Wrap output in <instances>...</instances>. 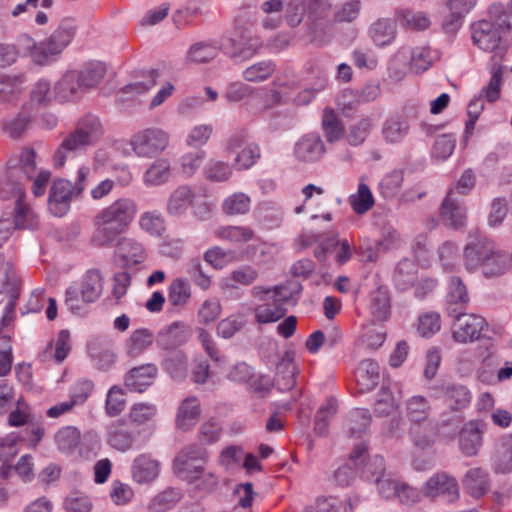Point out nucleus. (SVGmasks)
Returning a JSON list of instances; mask_svg holds the SVG:
<instances>
[{"instance_id":"obj_17","label":"nucleus","mask_w":512,"mask_h":512,"mask_svg":"<svg viewBox=\"0 0 512 512\" xmlns=\"http://www.w3.org/2000/svg\"><path fill=\"white\" fill-rule=\"evenodd\" d=\"M157 372L158 369L153 364L134 367L125 375V387L131 392L142 393L153 383Z\"/></svg>"},{"instance_id":"obj_30","label":"nucleus","mask_w":512,"mask_h":512,"mask_svg":"<svg viewBox=\"0 0 512 512\" xmlns=\"http://www.w3.org/2000/svg\"><path fill=\"white\" fill-rule=\"evenodd\" d=\"M200 416V403L196 397H187L178 408L176 424L177 427L187 431L198 421Z\"/></svg>"},{"instance_id":"obj_10","label":"nucleus","mask_w":512,"mask_h":512,"mask_svg":"<svg viewBox=\"0 0 512 512\" xmlns=\"http://www.w3.org/2000/svg\"><path fill=\"white\" fill-rule=\"evenodd\" d=\"M502 66H494L491 71V78L486 86H484L478 95L474 96L468 104L467 114L468 117L478 119L484 110L485 101L493 103L500 97L502 87Z\"/></svg>"},{"instance_id":"obj_1","label":"nucleus","mask_w":512,"mask_h":512,"mask_svg":"<svg viewBox=\"0 0 512 512\" xmlns=\"http://www.w3.org/2000/svg\"><path fill=\"white\" fill-rule=\"evenodd\" d=\"M32 178V149L25 148L10 161L7 181L0 182V199L14 201L13 220L0 219V246L12 235L14 229L26 227L31 216V204L25 191V184Z\"/></svg>"},{"instance_id":"obj_57","label":"nucleus","mask_w":512,"mask_h":512,"mask_svg":"<svg viewBox=\"0 0 512 512\" xmlns=\"http://www.w3.org/2000/svg\"><path fill=\"white\" fill-rule=\"evenodd\" d=\"M258 276L259 273L254 267L242 265L230 273L227 279L230 282L226 283V287L237 288V285H252L257 280Z\"/></svg>"},{"instance_id":"obj_62","label":"nucleus","mask_w":512,"mask_h":512,"mask_svg":"<svg viewBox=\"0 0 512 512\" xmlns=\"http://www.w3.org/2000/svg\"><path fill=\"white\" fill-rule=\"evenodd\" d=\"M488 21L496 26L497 31L501 36L510 32L512 25L510 22V15L505 11L501 3H494L488 9Z\"/></svg>"},{"instance_id":"obj_16","label":"nucleus","mask_w":512,"mask_h":512,"mask_svg":"<svg viewBox=\"0 0 512 512\" xmlns=\"http://www.w3.org/2000/svg\"><path fill=\"white\" fill-rule=\"evenodd\" d=\"M189 337L190 332L187 325L176 321L158 332L156 344L163 350H175L184 345Z\"/></svg>"},{"instance_id":"obj_38","label":"nucleus","mask_w":512,"mask_h":512,"mask_svg":"<svg viewBox=\"0 0 512 512\" xmlns=\"http://www.w3.org/2000/svg\"><path fill=\"white\" fill-rule=\"evenodd\" d=\"M80 431L74 426L61 427L55 434L54 440L57 448L62 453H72L79 445Z\"/></svg>"},{"instance_id":"obj_12","label":"nucleus","mask_w":512,"mask_h":512,"mask_svg":"<svg viewBox=\"0 0 512 512\" xmlns=\"http://www.w3.org/2000/svg\"><path fill=\"white\" fill-rule=\"evenodd\" d=\"M485 424L471 420L464 424L459 432V449L467 457L476 456L482 446Z\"/></svg>"},{"instance_id":"obj_39","label":"nucleus","mask_w":512,"mask_h":512,"mask_svg":"<svg viewBox=\"0 0 512 512\" xmlns=\"http://www.w3.org/2000/svg\"><path fill=\"white\" fill-rule=\"evenodd\" d=\"M321 124L327 142H336L344 136V126L333 109H324Z\"/></svg>"},{"instance_id":"obj_60","label":"nucleus","mask_w":512,"mask_h":512,"mask_svg":"<svg viewBox=\"0 0 512 512\" xmlns=\"http://www.w3.org/2000/svg\"><path fill=\"white\" fill-rule=\"evenodd\" d=\"M396 15L401 25L412 30H424L430 25V20L423 12L403 9L397 11Z\"/></svg>"},{"instance_id":"obj_26","label":"nucleus","mask_w":512,"mask_h":512,"mask_svg":"<svg viewBox=\"0 0 512 512\" xmlns=\"http://www.w3.org/2000/svg\"><path fill=\"white\" fill-rule=\"evenodd\" d=\"M255 219L266 229L280 226L283 219L281 207L272 201L260 202L254 210Z\"/></svg>"},{"instance_id":"obj_29","label":"nucleus","mask_w":512,"mask_h":512,"mask_svg":"<svg viewBox=\"0 0 512 512\" xmlns=\"http://www.w3.org/2000/svg\"><path fill=\"white\" fill-rule=\"evenodd\" d=\"M82 87L85 92L96 88L103 80L106 74V66L99 61H91L82 66L81 69L75 70Z\"/></svg>"},{"instance_id":"obj_43","label":"nucleus","mask_w":512,"mask_h":512,"mask_svg":"<svg viewBox=\"0 0 512 512\" xmlns=\"http://www.w3.org/2000/svg\"><path fill=\"white\" fill-rule=\"evenodd\" d=\"M495 473L506 474L512 471V435L505 438L493 457Z\"/></svg>"},{"instance_id":"obj_40","label":"nucleus","mask_w":512,"mask_h":512,"mask_svg":"<svg viewBox=\"0 0 512 512\" xmlns=\"http://www.w3.org/2000/svg\"><path fill=\"white\" fill-rule=\"evenodd\" d=\"M206 458L207 452L204 448L196 444H190L179 451L173 461V469L174 471L185 472L187 461L205 462Z\"/></svg>"},{"instance_id":"obj_41","label":"nucleus","mask_w":512,"mask_h":512,"mask_svg":"<svg viewBox=\"0 0 512 512\" xmlns=\"http://www.w3.org/2000/svg\"><path fill=\"white\" fill-rule=\"evenodd\" d=\"M370 311L375 321H385L390 316V297L387 290L378 288L370 295Z\"/></svg>"},{"instance_id":"obj_25","label":"nucleus","mask_w":512,"mask_h":512,"mask_svg":"<svg viewBox=\"0 0 512 512\" xmlns=\"http://www.w3.org/2000/svg\"><path fill=\"white\" fill-rule=\"evenodd\" d=\"M86 93L75 70L67 71L55 86V94L60 101H71Z\"/></svg>"},{"instance_id":"obj_22","label":"nucleus","mask_w":512,"mask_h":512,"mask_svg":"<svg viewBox=\"0 0 512 512\" xmlns=\"http://www.w3.org/2000/svg\"><path fill=\"white\" fill-rule=\"evenodd\" d=\"M468 302V291L462 279L457 276L451 277L446 296L448 315L464 311Z\"/></svg>"},{"instance_id":"obj_36","label":"nucleus","mask_w":512,"mask_h":512,"mask_svg":"<svg viewBox=\"0 0 512 512\" xmlns=\"http://www.w3.org/2000/svg\"><path fill=\"white\" fill-rule=\"evenodd\" d=\"M485 278H496L504 275L510 270L508 255L498 248L494 250L493 256L481 266Z\"/></svg>"},{"instance_id":"obj_53","label":"nucleus","mask_w":512,"mask_h":512,"mask_svg":"<svg viewBox=\"0 0 512 512\" xmlns=\"http://www.w3.org/2000/svg\"><path fill=\"white\" fill-rule=\"evenodd\" d=\"M286 311L285 307L279 306L272 300L255 308V320L260 324L276 322L286 314Z\"/></svg>"},{"instance_id":"obj_44","label":"nucleus","mask_w":512,"mask_h":512,"mask_svg":"<svg viewBox=\"0 0 512 512\" xmlns=\"http://www.w3.org/2000/svg\"><path fill=\"white\" fill-rule=\"evenodd\" d=\"M191 298V285L188 279L176 278L168 288V302L173 307L185 306Z\"/></svg>"},{"instance_id":"obj_27","label":"nucleus","mask_w":512,"mask_h":512,"mask_svg":"<svg viewBox=\"0 0 512 512\" xmlns=\"http://www.w3.org/2000/svg\"><path fill=\"white\" fill-rule=\"evenodd\" d=\"M368 33L376 46L390 45L396 37V24L390 18H380L371 24Z\"/></svg>"},{"instance_id":"obj_13","label":"nucleus","mask_w":512,"mask_h":512,"mask_svg":"<svg viewBox=\"0 0 512 512\" xmlns=\"http://www.w3.org/2000/svg\"><path fill=\"white\" fill-rule=\"evenodd\" d=\"M424 493L429 497L444 495L449 502L459 497L456 479L445 472H439L430 477L424 485Z\"/></svg>"},{"instance_id":"obj_15","label":"nucleus","mask_w":512,"mask_h":512,"mask_svg":"<svg viewBox=\"0 0 512 512\" xmlns=\"http://www.w3.org/2000/svg\"><path fill=\"white\" fill-rule=\"evenodd\" d=\"M488 20H480L471 25L473 44L487 52L494 51L500 44L501 34Z\"/></svg>"},{"instance_id":"obj_3","label":"nucleus","mask_w":512,"mask_h":512,"mask_svg":"<svg viewBox=\"0 0 512 512\" xmlns=\"http://www.w3.org/2000/svg\"><path fill=\"white\" fill-rule=\"evenodd\" d=\"M103 135V128L98 117L87 115L82 118L72 132L59 144L52 157L55 169L64 167L69 156L85 151L94 145Z\"/></svg>"},{"instance_id":"obj_31","label":"nucleus","mask_w":512,"mask_h":512,"mask_svg":"<svg viewBox=\"0 0 512 512\" xmlns=\"http://www.w3.org/2000/svg\"><path fill=\"white\" fill-rule=\"evenodd\" d=\"M80 296L84 303L95 302L102 294L103 280L98 270H89L80 285Z\"/></svg>"},{"instance_id":"obj_34","label":"nucleus","mask_w":512,"mask_h":512,"mask_svg":"<svg viewBox=\"0 0 512 512\" xmlns=\"http://www.w3.org/2000/svg\"><path fill=\"white\" fill-rule=\"evenodd\" d=\"M410 125L408 121L398 117L386 119L382 126V134L386 142L395 144L401 142L409 133Z\"/></svg>"},{"instance_id":"obj_47","label":"nucleus","mask_w":512,"mask_h":512,"mask_svg":"<svg viewBox=\"0 0 512 512\" xmlns=\"http://www.w3.org/2000/svg\"><path fill=\"white\" fill-rule=\"evenodd\" d=\"M157 411V406L153 403L138 402L131 406L128 418L132 425L142 426L154 421Z\"/></svg>"},{"instance_id":"obj_50","label":"nucleus","mask_w":512,"mask_h":512,"mask_svg":"<svg viewBox=\"0 0 512 512\" xmlns=\"http://www.w3.org/2000/svg\"><path fill=\"white\" fill-rule=\"evenodd\" d=\"M162 366L174 380L182 381L187 376V357L182 351L166 357Z\"/></svg>"},{"instance_id":"obj_33","label":"nucleus","mask_w":512,"mask_h":512,"mask_svg":"<svg viewBox=\"0 0 512 512\" xmlns=\"http://www.w3.org/2000/svg\"><path fill=\"white\" fill-rule=\"evenodd\" d=\"M182 498L181 490L168 487L156 494L147 505L148 512H167Z\"/></svg>"},{"instance_id":"obj_8","label":"nucleus","mask_w":512,"mask_h":512,"mask_svg":"<svg viewBox=\"0 0 512 512\" xmlns=\"http://www.w3.org/2000/svg\"><path fill=\"white\" fill-rule=\"evenodd\" d=\"M496 248V244L487 237H471L463 250V264L465 269L470 273L479 270L485 261L493 256Z\"/></svg>"},{"instance_id":"obj_54","label":"nucleus","mask_w":512,"mask_h":512,"mask_svg":"<svg viewBox=\"0 0 512 512\" xmlns=\"http://www.w3.org/2000/svg\"><path fill=\"white\" fill-rule=\"evenodd\" d=\"M0 284L2 288L10 287L13 296L20 294L21 279L17 275L12 264L5 261L0 255Z\"/></svg>"},{"instance_id":"obj_18","label":"nucleus","mask_w":512,"mask_h":512,"mask_svg":"<svg viewBox=\"0 0 512 512\" xmlns=\"http://www.w3.org/2000/svg\"><path fill=\"white\" fill-rule=\"evenodd\" d=\"M464 490L473 498L479 499L487 494L491 488L489 473L480 468H470L462 479Z\"/></svg>"},{"instance_id":"obj_28","label":"nucleus","mask_w":512,"mask_h":512,"mask_svg":"<svg viewBox=\"0 0 512 512\" xmlns=\"http://www.w3.org/2000/svg\"><path fill=\"white\" fill-rule=\"evenodd\" d=\"M171 175L170 161L167 158H158L145 171L143 182L150 187L161 186L169 181Z\"/></svg>"},{"instance_id":"obj_35","label":"nucleus","mask_w":512,"mask_h":512,"mask_svg":"<svg viewBox=\"0 0 512 512\" xmlns=\"http://www.w3.org/2000/svg\"><path fill=\"white\" fill-rule=\"evenodd\" d=\"M348 203L357 215H363L373 208L375 199L369 186L360 182L357 192L348 197Z\"/></svg>"},{"instance_id":"obj_59","label":"nucleus","mask_w":512,"mask_h":512,"mask_svg":"<svg viewBox=\"0 0 512 512\" xmlns=\"http://www.w3.org/2000/svg\"><path fill=\"white\" fill-rule=\"evenodd\" d=\"M124 396V390L117 385L109 389L105 401V411L108 416L116 417L124 411L126 405Z\"/></svg>"},{"instance_id":"obj_48","label":"nucleus","mask_w":512,"mask_h":512,"mask_svg":"<svg viewBox=\"0 0 512 512\" xmlns=\"http://www.w3.org/2000/svg\"><path fill=\"white\" fill-rule=\"evenodd\" d=\"M153 343L152 333L145 328L136 329L127 340V354L131 357L139 356Z\"/></svg>"},{"instance_id":"obj_37","label":"nucleus","mask_w":512,"mask_h":512,"mask_svg":"<svg viewBox=\"0 0 512 512\" xmlns=\"http://www.w3.org/2000/svg\"><path fill=\"white\" fill-rule=\"evenodd\" d=\"M194 193L190 187L183 185L176 188L170 195L167 211L171 215L182 214L192 203Z\"/></svg>"},{"instance_id":"obj_2","label":"nucleus","mask_w":512,"mask_h":512,"mask_svg":"<svg viewBox=\"0 0 512 512\" xmlns=\"http://www.w3.org/2000/svg\"><path fill=\"white\" fill-rule=\"evenodd\" d=\"M138 213L136 201L122 197L98 211L92 220L91 243L98 248L112 247L134 221Z\"/></svg>"},{"instance_id":"obj_7","label":"nucleus","mask_w":512,"mask_h":512,"mask_svg":"<svg viewBox=\"0 0 512 512\" xmlns=\"http://www.w3.org/2000/svg\"><path fill=\"white\" fill-rule=\"evenodd\" d=\"M169 135L158 128H147L134 134L130 140L133 152L142 158L160 155L168 146Z\"/></svg>"},{"instance_id":"obj_23","label":"nucleus","mask_w":512,"mask_h":512,"mask_svg":"<svg viewBox=\"0 0 512 512\" xmlns=\"http://www.w3.org/2000/svg\"><path fill=\"white\" fill-rule=\"evenodd\" d=\"M380 367L372 359L362 360L356 369V382L359 393L373 390L379 382Z\"/></svg>"},{"instance_id":"obj_6","label":"nucleus","mask_w":512,"mask_h":512,"mask_svg":"<svg viewBox=\"0 0 512 512\" xmlns=\"http://www.w3.org/2000/svg\"><path fill=\"white\" fill-rule=\"evenodd\" d=\"M106 442L114 450L125 453L140 449L146 442L141 430L125 419L111 423L107 428Z\"/></svg>"},{"instance_id":"obj_11","label":"nucleus","mask_w":512,"mask_h":512,"mask_svg":"<svg viewBox=\"0 0 512 512\" xmlns=\"http://www.w3.org/2000/svg\"><path fill=\"white\" fill-rule=\"evenodd\" d=\"M471 399V391L465 385L451 383L443 387V403L451 412L456 413V415L451 419L443 420V424L448 425L460 423L461 417L458 413L470 405Z\"/></svg>"},{"instance_id":"obj_51","label":"nucleus","mask_w":512,"mask_h":512,"mask_svg":"<svg viewBox=\"0 0 512 512\" xmlns=\"http://www.w3.org/2000/svg\"><path fill=\"white\" fill-rule=\"evenodd\" d=\"M438 58V53L429 47H415L410 52V66L415 72L426 71Z\"/></svg>"},{"instance_id":"obj_4","label":"nucleus","mask_w":512,"mask_h":512,"mask_svg":"<svg viewBox=\"0 0 512 512\" xmlns=\"http://www.w3.org/2000/svg\"><path fill=\"white\" fill-rule=\"evenodd\" d=\"M89 174L90 168L81 166L74 183L65 178L53 180L47 199L48 210L53 216L63 217L70 211L72 200L82 197Z\"/></svg>"},{"instance_id":"obj_9","label":"nucleus","mask_w":512,"mask_h":512,"mask_svg":"<svg viewBox=\"0 0 512 512\" xmlns=\"http://www.w3.org/2000/svg\"><path fill=\"white\" fill-rule=\"evenodd\" d=\"M455 318L452 328L453 339L458 343H468L478 340L481 332L487 326L486 320L476 314H466L464 311L450 314Z\"/></svg>"},{"instance_id":"obj_49","label":"nucleus","mask_w":512,"mask_h":512,"mask_svg":"<svg viewBox=\"0 0 512 512\" xmlns=\"http://www.w3.org/2000/svg\"><path fill=\"white\" fill-rule=\"evenodd\" d=\"M374 128L372 118L365 117L361 118L357 122L349 126L348 133L346 136L347 142L351 146H360L370 135Z\"/></svg>"},{"instance_id":"obj_61","label":"nucleus","mask_w":512,"mask_h":512,"mask_svg":"<svg viewBox=\"0 0 512 512\" xmlns=\"http://www.w3.org/2000/svg\"><path fill=\"white\" fill-rule=\"evenodd\" d=\"M78 446L80 456L85 460H92L101 450V438L97 432L88 431L80 439Z\"/></svg>"},{"instance_id":"obj_52","label":"nucleus","mask_w":512,"mask_h":512,"mask_svg":"<svg viewBox=\"0 0 512 512\" xmlns=\"http://www.w3.org/2000/svg\"><path fill=\"white\" fill-rule=\"evenodd\" d=\"M186 273L193 283L202 290H208L211 286V276L198 257L191 258L186 265Z\"/></svg>"},{"instance_id":"obj_14","label":"nucleus","mask_w":512,"mask_h":512,"mask_svg":"<svg viewBox=\"0 0 512 512\" xmlns=\"http://www.w3.org/2000/svg\"><path fill=\"white\" fill-rule=\"evenodd\" d=\"M161 471V464L148 453L136 456L131 465V477L138 484L154 482Z\"/></svg>"},{"instance_id":"obj_56","label":"nucleus","mask_w":512,"mask_h":512,"mask_svg":"<svg viewBox=\"0 0 512 512\" xmlns=\"http://www.w3.org/2000/svg\"><path fill=\"white\" fill-rule=\"evenodd\" d=\"M385 472V461L380 455L369 457L362 466L360 476L368 482L378 483Z\"/></svg>"},{"instance_id":"obj_42","label":"nucleus","mask_w":512,"mask_h":512,"mask_svg":"<svg viewBox=\"0 0 512 512\" xmlns=\"http://www.w3.org/2000/svg\"><path fill=\"white\" fill-rule=\"evenodd\" d=\"M32 121L30 107L24 106L22 110L11 120L3 123V130L11 138H19L29 128Z\"/></svg>"},{"instance_id":"obj_32","label":"nucleus","mask_w":512,"mask_h":512,"mask_svg":"<svg viewBox=\"0 0 512 512\" xmlns=\"http://www.w3.org/2000/svg\"><path fill=\"white\" fill-rule=\"evenodd\" d=\"M418 279L417 265L409 260L402 259L396 266L393 281L398 290L405 291L413 287Z\"/></svg>"},{"instance_id":"obj_21","label":"nucleus","mask_w":512,"mask_h":512,"mask_svg":"<svg viewBox=\"0 0 512 512\" xmlns=\"http://www.w3.org/2000/svg\"><path fill=\"white\" fill-rule=\"evenodd\" d=\"M443 220L453 228H460L466 221V208L457 197L455 191L449 190L441 205Z\"/></svg>"},{"instance_id":"obj_19","label":"nucleus","mask_w":512,"mask_h":512,"mask_svg":"<svg viewBox=\"0 0 512 512\" xmlns=\"http://www.w3.org/2000/svg\"><path fill=\"white\" fill-rule=\"evenodd\" d=\"M294 153L298 160L310 163L322 157L325 146L319 135L308 134L295 144Z\"/></svg>"},{"instance_id":"obj_46","label":"nucleus","mask_w":512,"mask_h":512,"mask_svg":"<svg viewBox=\"0 0 512 512\" xmlns=\"http://www.w3.org/2000/svg\"><path fill=\"white\" fill-rule=\"evenodd\" d=\"M276 71V64L272 60H262L247 67L242 77L248 82H263L269 79Z\"/></svg>"},{"instance_id":"obj_24","label":"nucleus","mask_w":512,"mask_h":512,"mask_svg":"<svg viewBox=\"0 0 512 512\" xmlns=\"http://www.w3.org/2000/svg\"><path fill=\"white\" fill-rule=\"evenodd\" d=\"M120 257L127 266L141 264L146 259V250L141 242L132 237H121L115 242Z\"/></svg>"},{"instance_id":"obj_20","label":"nucleus","mask_w":512,"mask_h":512,"mask_svg":"<svg viewBox=\"0 0 512 512\" xmlns=\"http://www.w3.org/2000/svg\"><path fill=\"white\" fill-rule=\"evenodd\" d=\"M230 42L232 49L229 51V55L235 60L251 58L262 46L260 39L252 36L250 32L246 30L236 34L231 38Z\"/></svg>"},{"instance_id":"obj_63","label":"nucleus","mask_w":512,"mask_h":512,"mask_svg":"<svg viewBox=\"0 0 512 512\" xmlns=\"http://www.w3.org/2000/svg\"><path fill=\"white\" fill-rule=\"evenodd\" d=\"M251 199L242 192L234 193L223 202V211L228 215L246 214L250 210Z\"/></svg>"},{"instance_id":"obj_64","label":"nucleus","mask_w":512,"mask_h":512,"mask_svg":"<svg viewBox=\"0 0 512 512\" xmlns=\"http://www.w3.org/2000/svg\"><path fill=\"white\" fill-rule=\"evenodd\" d=\"M139 226L151 236H161L165 230L164 219L157 211H148L141 214Z\"/></svg>"},{"instance_id":"obj_55","label":"nucleus","mask_w":512,"mask_h":512,"mask_svg":"<svg viewBox=\"0 0 512 512\" xmlns=\"http://www.w3.org/2000/svg\"><path fill=\"white\" fill-rule=\"evenodd\" d=\"M301 289L302 287L299 283L290 285H277L273 287V295L268 297V299H272L275 303L282 307L287 304L294 305L299 298Z\"/></svg>"},{"instance_id":"obj_45","label":"nucleus","mask_w":512,"mask_h":512,"mask_svg":"<svg viewBox=\"0 0 512 512\" xmlns=\"http://www.w3.org/2000/svg\"><path fill=\"white\" fill-rule=\"evenodd\" d=\"M203 174L208 181L221 183L232 177L233 169L228 162L210 159L203 168Z\"/></svg>"},{"instance_id":"obj_5","label":"nucleus","mask_w":512,"mask_h":512,"mask_svg":"<svg viewBox=\"0 0 512 512\" xmlns=\"http://www.w3.org/2000/svg\"><path fill=\"white\" fill-rule=\"evenodd\" d=\"M76 32V25L71 19H64L48 39L38 46L34 44V64L45 66L71 43Z\"/></svg>"},{"instance_id":"obj_58","label":"nucleus","mask_w":512,"mask_h":512,"mask_svg":"<svg viewBox=\"0 0 512 512\" xmlns=\"http://www.w3.org/2000/svg\"><path fill=\"white\" fill-rule=\"evenodd\" d=\"M430 411L428 400L423 396H413L406 403L407 417L418 424L425 421Z\"/></svg>"}]
</instances>
